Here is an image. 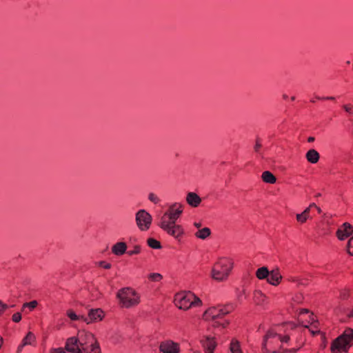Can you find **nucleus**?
Returning <instances> with one entry per match:
<instances>
[{"label":"nucleus","instance_id":"f257e3e1","mask_svg":"<svg viewBox=\"0 0 353 353\" xmlns=\"http://www.w3.org/2000/svg\"><path fill=\"white\" fill-rule=\"evenodd\" d=\"M301 345H292L288 334L280 330L270 329L264 336V353H287L295 352Z\"/></svg>","mask_w":353,"mask_h":353},{"label":"nucleus","instance_id":"f03ea898","mask_svg":"<svg viewBox=\"0 0 353 353\" xmlns=\"http://www.w3.org/2000/svg\"><path fill=\"white\" fill-rule=\"evenodd\" d=\"M182 211L181 207H176V205H174L170 208L161 219V228L175 238H180L184 233L183 228L175 224L176 220L180 216Z\"/></svg>","mask_w":353,"mask_h":353},{"label":"nucleus","instance_id":"7ed1b4c3","mask_svg":"<svg viewBox=\"0 0 353 353\" xmlns=\"http://www.w3.org/2000/svg\"><path fill=\"white\" fill-rule=\"evenodd\" d=\"M85 341L79 344L76 337H71L68 339L65 349L72 353H100L101 350L98 343L91 334H85Z\"/></svg>","mask_w":353,"mask_h":353},{"label":"nucleus","instance_id":"20e7f679","mask_svg":"<svg viewBox=\"0 0 353 353\" xmlns=\"http://www.w3.org/2000/svg\"><path fill=\"white\" fill-rule=\"evenodd\" d=\"M353 345V329H346L343 334L337 337L331 344L332 353L347 352Z\"/></svg>","mask_w":353,"mask_h":353},{"label":"nucleus","instance_id":"39448f33","mask_svg":"<svg viewBox=\"0 0 353 353\" xmlns=\"http://www.w3.org/2000/svg\"><path fill=\"white\" fill-rule=\"evenodd\" d=\"M232 268V263L228 259H220L213 266L212 277L217 281L225 279Z\"/></svg>","mask_w":353,"mask_h":353},{"label":"nucleus","instance_id":"423d86ee","mask_svg":"<svg viewBox=\"0 0 353 353\" xmlns=\"http://www.w3.org/2000/svg\"><path fill=\"white\" fill-rule=\"evenodd\" d=\"M174 303L179 309L188 310L193 305L201 303V301L190 292H181L175 295Z\"/></svg>","mask_w":353,"mask_h":353},{"label":"nucleus","instance_id":"0eeeda50","mask_svg":"<svg viewBox=\"0 0 353 353\" xmlns=\"http://www.w3.org/2000/svg\"><path fill=\"white\" fill-rule=\"evenodd\" d=\"M121 303L123 307H129L139 303L140 297L134 290L126 288H123L117 294Z\"/></svg>","mask_w":353,"mask_h":353},{"label":"nucleus","instance_id":"6e6552de","mask_svg":"<svg viewBox=\"0 0 353 353\" xmlns=\"http://www.w3.org/2000/svg\"><path fill=\"white\" fill-rule=\"evenodd\" d=\"M136 221L141 230H147L149 228L152 218L151 216L145 210H140L136 216Z\"/></svg>","mask_w":353,"mask_h":353},{"label":"nucleus","instance_id":"1a4fd4ad","mask_svg":"<svg viewBox=\"0 0 353 353\" xmlns=\"http://www.w3.org/2000/svg\"><path fill=\"white\" fill-rule=\"evenodd\" d=\"M160 350L163 353H179V347L177 343L168 341L161 343Z\"/></svg>","mask_w":353,"mask_h":353},{"label":"nucleus","instance_id":"9d476101","mask_svg":"<svg viewBox=\"0 0 353 353\" xmlns=\"http://www.w3.org/2000/svg\"><path fill=\"white\" fill-rule=\"evenodd\" d=\"M353 232V228L350 223H344L340 229L338 230L336 234L339 239H344L350 236Z\"/></svg>","mask_w":353,"mask_h":353},{"label":"nucleus","instance_id":"9b49d317","mask_svg":"<svg viewBox=\"0 0 353 353\" xmlns=\"http://www.w3.org/2000/svg\"><path fill=\"white\" fill-rule=\"evenodd\" d=\"M313 314H310V312L307 309L302 310L298 316L299 322L304 326L307 327V323H311L313 321Z\"/></svg>","mask_w":353,"mask_h":353},{"label":"nucleus","instance_id":"f8f14e48","mask_svg":"<svg viewBox=\"0 0 353 353\" xmlns=\"http://www.w3.org/2000/svg\"><path fill=\"white\" fill-rule=\"evenodd\" d=\"M224 314L222 310H218L216 307H210L204 313V318L206 320H214L222 316Z\"/></svg>","mask_w":353,"mask_h":353},{"label":"nucleus","instance_id":"ddd939ff","mask_svg":"<svg viewBox=\"0 0 353 353\" xmlns=\"http://www.w3.org/2000/svg\"><path fill=\"white\" fill-rule=\"evenodd\" d=\"M203 345L205 353H214V350L216 347L217 343L214 338L207 337L203 341Z\"/></svg>","mask_w":353,"mask_h":353},{"label":"nucleus","instance_id":"4468645a","mask_svg":"<svg viewBox=\"0 0 353 353\" xmlns=\"http://www.w3.org/2000/svg\"><path fill=\"white\" fill-rule=\"evenodd\" d=\"M281 279L282 276L279 270H274L269 272V275L268 276V281L272 285H276L280 283Z\"/></svg>","mask_w":353,"mask_h":353},{"label":"nucleus","instance_id":"2eb2a0df","mask_svg":"<svg viewBox=\"0 0 353 353\" xmlns=\"http://www.w3.org/2000/svg\"><path fill=\"white\" fill-rule=\"evenodd\" d=\"M186 201L192 207H197L201 203V199L197 194L194 192H190L187 195Z\"/></svg>","mask_w":353,"mask_h":353},{"label":"nucleus","instance_id":"dca6fc26","mask_svg":"<svg viewBox=\"0 0 353 353\" xmlns=\"http://www.w3.org/2000/svg\"><path fill=\"white\" fill-rule=\"evenodd\" d=\"M103 316V312L101 309L91 310L89 312V317L92 321H101Z\"/></svg>","mask_w":353,"mask_h":353},{"label":"nucleus","instance_id":"f3484780","mask_svg":"<svg viewBox=\"0 0 353 353\" xmlns=\"http://www.w3.org/2000/svg\"><path fill=\"white\" fill-rule=\"evenodd\" d=\"M127 246L125 243L119 242L112 247V252L117 255H121L125 253Z\"/></svg>","mask_w":353,"mask_h":353},{"label":"nucleus","instance_id":"a211bd4d","mask_svg":"<svg viewBox=\"0 0 353 353\" xmlns=\"http://www.w3.org/2000/svg\"><path fill=\"white\" fill-rule=\"evenodd\" d=\"M307 159L312 163H316L319 159V154L315 150H310L306 154Z\"/></svg>","mask_w":353,"mask_h":353},{"label":"nucleus","instance_id":"6ab92c4d","mask_svg":"<svg viewBox=\"0 0 353 353\" xmlns=\"http://www.w3.org/2000/svg\"><path fill=\"white\" fill-rule=\"evenodd\" d=\"M262 179L265 183L273 184L276 182V179L274 175L269 171H265L262 174Z\"/></svg>","mask_w":353,"mask_h":353},{"label":"nucleus","instance_id":"aec40b11","mask_svg":"<svg viewBox=\"0 0 353 353\" xmlns=\"http://www.w3.org/2000/svg\"><path fill=\"white\" fill-rule=\"evenodd\" d=\"M232 353H243L239 342L236 339H232L230 347Z\"/></svg>","mask_w":353,"mask_h":353},{"label":"nucleus","instance_id":"412c9836","mask_svg":"<svg viewBox=\"0 0 353 353\" xmlns=\"http://www.w3.org/2000/svg\"><path fill=\"white\" fill-rule=\"evenodd\" d=\"M211 234V232H210V230L208 228H204L201 230H199L196 233V236L199 238V239H204L205 238H207L208 236H209Z\"/></svg>","mask_w":353,"mask_h":353},{"label":"nucleus","instance_id":"4be33fe9","mask_svg":"<svg viewBox=\"0 0 353 353\" xmlns=\"http://www.w3.org/2000/svg\"><path fill=\"white\" fill-rule=\"evenodd\" d=\"M256 275L258 279H263L265 278H268L269 275V271L267 269V268L263 267L256 271Z\"/></svg>","mask_w":353,"mask_h":353},{"label":"nucleus","instance_id":"5701e85b","mask_svg":"<svg viewBox=\"0 0 353 353\" xmlns=\"http://www.w3.org/2000/svg\"><path fill=\"white\" fill-rule=\"evenodd\" d=\"M309 211H310V208H308L301 214H297L296 215L297 221L302 223H305L306 221V220L307 219Z\"/></svg>","mask_w":353,"mask_h":353},{"label":"nucleus","instance_id":"b1692460","mask_svg":"<svg viewBox=\"0 0 353 353\" xmlns=\"http://www.w3.org/2000/svg\"><path fill=\"white\" fill-rule=\"evenodd\" d=\"M35 340V336L32 332H28L23 339V346L31 345Z\"/></svg>","mask_w":353,"mask_h":353},{"label":"nucleus","instance_id":"393cba45","mask_svg":"<svg viewBox=\"0 0 353 353\" xmlns=\"http://www.w3.org/2000/svg\"><path fill=\"white\" fill-rule=\"evenodd\" d=\"M148 243L150 247L152 248H161V243L159 241H157L156 239L150 238L148 240Z\"/></svg>","mask_w":353,"mask_h":353},{"label":"nucleus","instance_id":"a878e982","mask_svg":"<svg viewBox=\"0 0 353 353\" xmlns=\"http://www.w3.org/2000/svg\"><path fill=\"white\" fill-rule=\"evenodd\" d=\"M162 278H163L162 275L159 273H152L148 276V279L151 281H154V282L160 281L162 279Z\"/></svg>","mask_w":353,"mask_h":353},{"label":"nucleus","instance_id":"bb28decb","mask_svg":"<svg viewBox=\"0 0 353 353\" xmlns=\"http://www.w3.org/2000/svg\"><path fill=\"white\" fill-rule=\"evenodd\" d=\"M37 304L38 303L37 301H32L31 302L24 303L23 307H29L30 309H34L37 307Z\"/></svg>","mask_w":353,"mask_h":353},{"label":"nucleus","instance_id":"cd10ccee","mask_svg":"<svg viewBox=\"0 0 353 353\" xmlns=\"http://www.w3.org/2000/svg\"><path fill=\"white\" fill-rule=\"evenodd\" d=\"M347 250L349 254L353 256V236L348 241Z\"/></svg>","mask_w":353,"mask_h":353},{"label":"nucleus","instance_id":"c85d7f7f","mask_svg":"<svg viewBox=\"0 0 353 353\" xmlns=\"http://www.w3.org/2000/svg\"><path fill=\"white\" fill-rule=\"evenodd\" d=\"M12 319L14 322L18 323L21 319V314L19 312H17L12 315Z\"/></svg>","mask_w":353,"mask_h":353},{"label":"nucleus","instance_id":"c756f323","mask_svg":"<svg viewBox=\"0 0 353 353\" xmlns=\"http://www.w3.org/2000/svg\"><path fill=\"white\" fill-rule=\"evenodd\" d=\"M99 265L101 268H105V269H110L111 268V265L109 263H107L105 261H101L99 263Z\"/></svg>","mask_w":353,"mask_h":353},{"label":"nucleus","instance_id":"7c9ffc66","mask_svg":"<svg viewBox=\"0 0 353 353\" xmlns=\"http://www.w3.org/2000/svg\"><path fill=\"white\" fill-rule=\"evenodd\" d=\"M139 252H140V247L136 246V247H134V250L133 251L128 252V254L130 255H132L133 254H138V253H139Z\"/></svg>","mask_w":353,"mask_h":353},{"label":"nucleus","instance_id":"2f4dec72","mask_svg":"<svg viewBox=\"0 0 353 353\" xmlns=\"http://www.w3.org/2000/svg\"><path fill=\"white\" fill-rule=\"evenodd\" d=\"M68 316L72 320H77L79 319L78 316L76 315V314L72 312H70V313H68Z\"/></svg>","mask_w":353,"mask_h":353},{"label":"nucleus","instance_id":"473e14b6","mask_svg":"<svg viewBox=\"0 0 353 353\" xmlns=\"http://www.w3.org/2000/svg\"><path fill=\"white\" fill-rule=\"evenodd\" d=\"M7 305L0 302V315L4 312L6 309Z\"/></svg>","mask_w":353,"mask_h":353},{"label":"nucleus","instance_id":"72a5a7b5","mask_svg":"<svg viewBox=\"0 0 353 353\" xmlns=\"http://www.w3.org/2000/svg\"><path fill=\"white\" fill-rule=\"evenodd\" d=\"M261 148V144L257 140L256 143V145H255V147H254L255 151L258 152Z\"/></svg>","mask_w":353,"mask_h":353},{"label":"nucleus","instance_id":"f704fd0d","mask_svg":"<svg viewBox=\"0 0 353 353\" xmlns=\"http://www.w3.org/2000/svg\"><path fill=\"white\" fill-rule=\"evenodd\" d=\"M53 353H66L62 349L55 350Z\"/></svg>","mask_w":353,"mask_h":353},{"label":"nucleus","instance_id":"c9c22d12","mask_svg":"<svg viewBox=\"0 0 353 353\" xmlns=\"http://www.w3.org/2000/svg\"><path fill=\"white\" fill-rule=\"evenodd\" d=\"M150 200H152V201H154V202H156V201H157V197H156V196H154V194H150Z\"/></svg>","mask_w":353,"mask_h":353},{"label":"nucleus","instance_id":"e433bc0d","mask_svg":"<svg viewBox=\"0 0 353 353\" xmlns=\"http://www.w3.org/2000/svg\"><path fill=\"white\" fill-rule=\"evenodd\" d=\"M308 142H312L314 141V137H309L308 139H307Z\"/></svg>","mask_w":353,"mask_h":353},{"label":"nucleus","instance_id":"4c0bfd02","mask_svg":"<svg viewBox=\"0 0 353 353\" xmlns=\"http://www.w3.org/2000/svg\"><path fill=\"white\" fill-rule=\"evenodd\" d=\"M3 344V339L0 336V347H1Z\"/></svg>","mask_w":353,"mask_h":353},{"label":"nucleus","instance_id":"58836bf2","mask_svg":"<svg viewBox=\"0 0 353 353\" xmlns=\"http://www.w3.org/2000/svg\"><path fill=\"white\" fill-rule=\"evenodd\" d=\"M195 226L197 227V228H200L201 227V223H195Z\"/></svg>","mask_w":353,"mask_h":353},{"label":"nucleus","instance_id":"ea45409f","mask_svg":"<svg viewBox=\"0 0 353 353\" xmlns=\"http://www.w3.org/2000/svg\"><path fill=\"white\" fill-rule=\"evenodd\" d=\"M318 212H321L320 208H318Z\"/></svg>","mask_w":353,"mask_h":353}]
</instances>
